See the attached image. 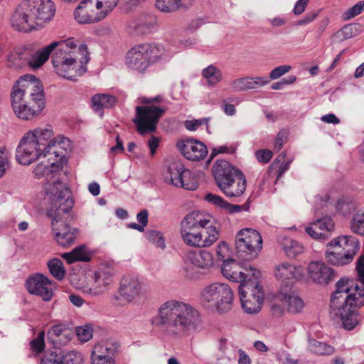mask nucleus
<instances>
[{"instance_id":"obj_4","label":"nucleus","mask_w":364,"mask_h":364,"mask_svg":"<svg viewBox=\"0 0 364 364\" xmlns=\"http://www.w3.org/2000/svg\"><path fill=\"white\" fill-rule=\"evenodd\" d=\"M49 208L48 215L51 218V227L58 244L63 247L72 245L77 237V229L70 223L73 220V200L70 192L64 185L58 183L47 189Z\"/></svg>"},{"instance_id":"obj_34","label":"nucleus","mask_w":364,"mask_h":364,"mask_svg":"<svg viewBox=\"0 0 364 364\" xmlns=\"http://www.w3.org/2000/svg\"><path fill=\"white\" fill-rule=\"evenodd\" d=\"M119 349V343L117 341L107 340L95 345L92 353L114 358Z\"/></svg>"},{"instance_id":"obj_50","label":"nucleus","mask_w":364,"mask_h":364,"mask_svg":"<svg viewBox=\"0 0 364 364\" xmlns=\"http://www.w3.org/2000/svg\"><path fill=\"white\" fill-rule=\"evenodd\" d=\"M291 69V67L288 65H284L278 66L275 68H274L269 73V80H277L281 76L284 75L289 71H290Z\"/></svg>"},{"instance_id":"obj_12","label":"nucleus","mask_w":364,"mask_h":364,"mask_svg":"<svg viewBox=\"0 0 364 364\" xmlns=\"http://www.w3.org/2000/svg\"><path fill=\"white\" fill-rule=\"evenodd\" d=\"M165 53L164 48L156 44H139L132 47L127 53V65L139 73H144L149 66L161 57Z\"/></svg>"},{"instance_id":"obj_61","label":"nucleus","mask_w":364,"mask_h":364,"mask_svg":"<svg viewBox=\"0 0 364 364\" xmlns=\"http://www.w3.org/2000/svg\"><path fill=\"white\" fill-rule=\"evenodd\" d=\"M148 210L146 209H144L141 210L137 215H136V219L139 223L141 225H143V228H144L148 223Z\"/></svg>"},{"instance_id":"obj_55","label":"nucleus","mask_w":364,"mask_h":364,"mask_svg":"<svg viewBox=\"0 0 364 364\" xmlns=\"http://www.w3.org/2000/svg\"><path fill=\"white\" fill-rule=\"evenodd\" d=\"M209 118H202L199 119L187 120L185 122V127L190 131H195L203 124L207 125Z\"/></svg>"},{"instance_id":"obj_63","label":"nucleus","mask_w":364,"mask_h":364,"mask_svg":"<svg viewBox=\"0 0 364 364\" xmlns=\"http://www.w3.org/2000/svg\"><path fill=\"white\" fill-rule=\"evenodd\" d=\"M159 138L151 136V139L148 141V146L150 149V153L151 155H154L156 151V149L159 146Z\"/></svg>"},{"instance_id":"obj_35","label":"nucleus","mask_w":364,"mask_h":364,"mask_svg":"<svg viewBox=\"0 0 364 364\" xmlns=\"http://www.w3.org/2000/svg\"><path fill=\"white\" fill-rule=\"evenodd\" d=\"M205 200L215 207L225 210L229 213H235L242 210L241 205L231 204L218 195L208 193L205 196Z\"/></svg>"},{"instance_id":"obj_6","label":"nucleus","mask_w":364,"mask_h":364,"mask_svg":"<svg viewBox=\"0 0 364 364\" xmlns=\"http://www.w3.org/2000/svg\"><path fill=\"white\" fill-rule=\"evenodd\" d=\"M55 13L51 0H23L13 14L11 23L18 31L28 32L50 21Z\"/></svg>"},{"instance_id":"obj_24","label":"nucleus","mask_w":364,"mask_h":364,"mask_svg":"<svg viewBox=\"0 0 364 364\" xmlns=\"http://www.w3.org/2000/svg\"><path fill=\"white\" fill-rule=\"evenodd\" d=\"M276 298L291 314L299 313L304 307L302 299L289 286L282 287Z\"/></svg>"},{"instance_id":"obj_17","label":"nucleus","mask_w":364,"mask_h":364,"mask_svg":"<svg viewBox=\"0 0 364 364\" xmlns=\"http://www.w3.org/2000/svg\"><path fill=\"white\" fill-rule=\"evenodd\" d=\"M223 275L234 282L246 283L259 279V272L252 267H242L233 259H227L221 267Z\"/></svg>"},{"instance_id":"obj_23","label":"nucleus","mask_w":364,"mask_h":364,"mask_svg":"<svg viewBox=\"0 0 364 364\" xmlns=\"http://www.w3.org/2000/svg\"><path fill=\"white\" fill-rule=\"evenodd\" d=\"M176 146L183 156L190 161H200L208 154L206 146L201 141L193 139L180 141Z\"/></svg>"},{"instance_id":"obj_58","label":"nucleus","mask_w":364,"mask_h":364,"mask_svg":"<svg viewBox=\"0 0 364 364\" xmlns=\"http://www.w3.org/2000/svg\"><path fill=\"white\" fill-rule=\"evenodd\" d=\"M53 350L46 352L41 359V364H60Z\"/></svg>"},{"instance_id":"obj_25","label":"nucleus","mask_w":364,"mask_h":364,"mask_svg":"<svg viewBox=\"0 0 364 364\" xmlns=\"http://www.w3.org/2000/svg\"><path fill=\"white\" fill-rule=\"evenodd\" d=\"M308 274L313 282L318 284L326 285L333 278L332 268L321 261L310 262L308 266Z\"/></svg>"},{"instance_id":"obj_43","label":"nucleus","mask_w":364,"mask_h":364,"mask_svg":"<svg viewBox=\"0 0 364 364\" xmlns=\"http://www.w3.org/2000/svg\"><path fill=\"white\" fill-rule=\"evenodd\" d=\"M309 349L311 352L318 355L331 354L333 353V348L331 346L314 339L309 341Z\"/></svg>"},{"instance_id":"obj_31","label":"nucleus","mask_w":364,"mask_h":364,"mask_svg":"<svg viewBox=\"0 0 364 364\" xmlns=\"http://www.w3.org/2000/svg\"><path fill=\"white\" fill-rule=\"evenodd\" d=\"M56 358L60 364H82L83 361L82 355L80 353L75 350H65L60 348H54L53 349Z\"/></svg>"},{"instance_id":"obj_47","label":"nucleus","mask_w":364,"mask_h":364,"mask_svg":"<svg viewBox=\"0 0 364 364\" xmlns=\"http://www.w3.org/2000/svg\"><path fill=\"white\" fill-rule=\"evenodd\" d=\"M146 237L149 241L154 243L156 247L162 250L165 249V240L161 232L154 230H148Z\"/></svg>"},{"instance_id":"obj_1","label":"nucleus","mask_w":364,"mask_h":364,"mask_svg":"<svg viewBox=\"0 0 364 364\" xmlns=\"http://www.w3.org/2000/svg\"><path fill=\"white\" fill-rule=\"evenodd\" d=\"M77 42L73 38L54 41L30 58L27 57V64L33 69L40 68L56 49L52 57L56 73L63 77L75 80L76 77L86 73V64L90 60L87 46L80 44L77 46Z\"/></svg>"},{"instance_id":"obj_40","label":"nucleus","mask_w":364,"mask_h":364,"mask_svg":"<svg viewBox=\"0 0 364 364\" xmlns=\"http://www.w3.org/2000/svg\"><path fill=\"white\" fill-rule=\"evenodd\" d=\"M50 274L58 280H62L65 274L63 264L59 258H53L48 262Z\"/></svg>"},{"instance_id":"obj_30","label":"nucleus","mask_w":364,"mask_h":364,"mask_svg":"<svg viewBox=\"0 0 364 364\" xmlns=\"http://www.w3.org/2000/svg\"><path fill=\"white\" fill-rule=\"evenodd\" d=\"M277 242L289 257H295L305 250V247L301 243L286 236H278Z\"/></svg>"},{"instance_id":"obj_53","label":"nucleus","mask_w":364,"mask_h":364,"mask_svg":"<svg viewBox=\"0 0 364 364\" xmlns=\"http://www.w3.org/2000/svg\"><path fill=\"white\" fill-rule=\"evenodd\" d=\"M273 154L269 149H260L255 152V157L259 163L267 164L272 158Z\"/></svg>"},{"instance_id":"obj_5","label":"nucleus","mask_w":364,"mask_h":364,"mask_svg":"<svg viewBox=\"0 0 364 364\" xmlns=\"http://www.w3.org/2000/svg\"><path fill=\"white\" fill-rule=\"evenodd\" d=\"M12 109L23 120H31L45 108L44 91L39 80L26 75L14 85L11 92Z\"/></svg>"},{"instance_id":"obj_18","label":"nucleus","mask_w":364,"mask_h":364,"mask_svg":"<svg viewBox=\"0 0 364 364\" xmlns=\"http://www.w3.org/2000/svg\"><path fill=\"white\" fill-rule=\"evenodd\" d=\"M63 166H60V164H58L56 161H48V163L46 164L43 162L38 164L35 168L33 169V174L36 178H41L45 177L47 181V183L45 187L46 191V197L45 199L49 202L47 196V189L52 186H58V183H61L64 185L67 188H68L65 183H63L60 180V175L62 172Z\"/></svg>"},{"instance_id":"obj_20","label":"nucleus","mask_w":364,"mask_h":364,"mask_svg":"<svg viewBox=\"0 0 364 364\" xmlns=\"http://www.w3.org/2000/svg\"><path fill=\"white\" fill-rule=\"evenodd\" d=\"M146 292V286L136 277L126 275L122 278L119 293L127 302H131L136 298L144 296Z\"/></svg>"},{"instance_id":"obj_26","label":"nucleus","mask_w":364,"mask_h":364,"mask_svg":"<svg viewBox=\"0 0 364 364\" xmlns=\"http://www.w3.org/2000/svg\"><path fill=\"white\" fill-rule=\"evenodd\" d=\"M93 284L89 289L88 293L98 295L103 293L113 282V272L108 267L100 268L97 270L93 276Z\"/></svg>"},{"instance_id":"obj_8","label":"nucleus","mask_w":364,"mask_h":364,"mask_svg":"<svg viewBox=\"0 0 364 364\" xmlns=\"http://www.w3.org/2000/svg\"><path fill=\"white\" fill-rule=\"evenodd\" d=\"M212 173L217 187L228 198L234 200L242 196L247 188L243 172L225 160H216Z\"/></svg>"},{"instance_id":"obj_49","label":"nucleus","mask_w":364,"mask_h":364,"mask_svg":"<svg viewBox=\"0 0 364 364\" xmlns=\"http://www.w3.org/2000/svg\"><path fill=\"white\" fill-rule=\"evenodd\" d=\"M49 334L51 336H55L56 338L55 340H63L61 336H68V333H69V328L65 327L63 325H55L49 330Z\"/></svg>"},{"instance_id":"obj_64","label":"nucleus","mask_w":364,"mask_h":364,"mask_svg":"<svg viewBox=\"0 0 364 364\" xmlns=\"http://www.w3.org/2000/svg\"><path fill=\"white\" fill-rule=\"evenodd\" d=\"M69 300L74 306L77 307L82 306L84 303V299L77 294H70Z\"/></svg>"},{"instance_id":"obj_48","label":"nucleus","mask_w":364,"mask_h":364,"mask_svg":"<svg viewBox=\"0 0 364 364\" xmlns=\"http://www.w3.org/2000/svg\"><path fill=\"white\" fill-rule=\"evenodd\" d=\"M44 337V331H41L37 336L31 341V349L33 352L39 354L43 351L45 348Z\"/></svg>"},{"instance_id":"obj_56","label":"nucleus","mask_w":364,"mask_h":364,"mask_svg":"<svg viewBox=\"0 0 364 364\" xmlns=\"http://www.w3.org/2000/svg\"><path fill=\"white\" fill-rule=\"evenodd\" d=\"M92 364H115L114 358H108L105 355H100L92 353L91 354Z\"/></svg>"},{"instance_id":"obj_44","label":"nucleus","mask_w":364,"mask_h":364,"mask_svg":"<svg viewBox=\"0 0 364 364\" xmlns=\"http://www.w3.org/2000/svg\"><path fill=\"white\" fill-rule=\"evenodd\" d=\"M75 333L80 342L85 343L92 338L93 328L90 324L77 326L75 328Z\"/></svg>"},{"instance_id":"obj_27","label":"nucleus","mask_w":364,"mask_h":364,"mask_svg":"<svg viewBox=\"0 0 364 364\" xmlns=\"http://www.w3.org/2000/svg\"><path fill=\"white\" fill-rule=\"evenodd\" d=\"M303 274L302 269L287 262H282L275 267V276L277 279L282 282L291 284L294 281L299 279Z\"/></svg>"},{"instance_id":"obj_16","label":"nucleus","mask_w":364,"mask_h":364,"mask_svg":"<svg viewBox=\"0 0 364 364\" xmlns=\"http://www.w3.org/2000/svg\"><path fill=\"white\" fill-rule=\"evenodd\" d=\"M165 180L175 187L188 191H194L198 186L195 173L186 168L180 161L169 163L165 173Z\"/></svg>"},{"instance_id":"obj_15","label":"nucleus","mask_w":364,"mask_h":364,"mask_svg":"<svg viewBox=\"0 0 364 364\" xmlns=\"http://www.w3.org/2000/svg\"><path fill=\"white\" fill-rule=\"evenodd\" d=\"M239 294L242 307L246 313L254 314L260 311L264 293L258 279L240 284Z\"/></svg>"},{"instance_id":"obj_59","label":"nucleus","mask_w":364,"mask_h":364,"mask_svg":"<svg viewBox=\"0 0 364 364\" xmlns=\"http://www.w3.org/2000/svg\"><path fill=\"white\" fill-rule=\"evenodd\" d=\"M286 139V134L283 131L279 132L275 139L274 143V147L276 150L279 151L285 141Z\"/></svg>"},{"instance_id":"obj_14","label":"nucleus","mask_w":364,"mask_h":364,"mask_svg":"<svg viewBox=\"0 0 364 364\" xmlns=\"http://www.w3.org/2000/svg\"><path fill=\"white\" fill-rule=\"evenodd\" d=\"M237 255L245 260L255 258L262 249V238L256 230L245 228L240 230L235 238Z\"/></svg>"},{"instance_id":"obj_57","label":"nucleus","mask_w":364,"mask_h":364,"mask_svg":"<svg viewBox=\"0 0 364 364\" xmlns=\"http://www.w3.org/2000/svg\"><path fill=\"white\" fill-rule=\"evenodd\" d=\"M354 205L353 203H348L345 200H339L336 209L341 213L343 215L349 214L352 210H354Z\"/></svg>"},{"instance_id":"obj_28","label":"nucleus","mask_w":364,"mask_h":364,"mask_svg":"<svg viewBox=\"0 0 364 364\" xmlns=\"http://www.w3.org/2000/svg\"><path fill=\"white\" fill-rule=\"evenodd\" d=\"M325 257L326 260L333 265H345L353 260L341 246L333 243V240L328 243Z\"/></svg>"},{"instance_id":"obj_29","label":"nucleus","mask_w":364,"mask_h":364,"mask_svg":"<svg viewBox=\"0 0 364 364\" xmlns=\"http://www.w3.org/2000/svg\"><path fill=\"white\" fill-rule=\"evenodd\" d=\"M186 261L194 267L208 269L213 264V255L206 250L189 251L186 255Z\"/></svg>"},{"instance_id":"obj_10","label":"nucleus","mask_w":364,"mask_h":364,"mask_svg":"<svg viewBox=\"0 0 364 364\" xmlns=\"http://www.w3.org/2000/svg\"><path fill=\"white\" fill-rule=\"evenodd\" d=\"M233 300L232 289L224 283H213L204 287L200 292L201 304L219 314L230 311L232 308Z\"/></svg>"},{"instance_id":"obj_46","label":"nucleus","mask_w":364,"mask_h":364,"mask_svg":"<svg viewBox=\"0 0 364 364\" xmlns=\"http://www.w3.org/2000/svg\"><path fill=\"white\" fill-rule=\"evenodd\" d=\"M11 154L6 148L0 149V178L6 173L10 167Z\"/></svg>"},{"instance_id":"obj_19","label":"nucleus","mask_w":364,"mask_h":364,"mask_svg":"<svg viewBox=\"0 0 364 364\" xmlns=\"http://www.w3.org/2000/svg\"><path fill=\"white\" fill-rule=\"evenodd\" d=\"M44 157H48V161H56L62 166V161L65 157L68 151L70 150V141L65 137L60 136H53L46 140Z\"/></svg>"},{"instance_id":"obj_52","label":"nucleus","mask_w":364,"mask_h":364,"mask_svg":"<svg viewBox=\"0 0 364 364\" xmlns=\"http://www.w3.org/2000/svg\"><path fill=\"white\" fill-rule=\"evenodd\" d=\"M229 247L225 242H220L216 247V255L220 260H226V257L229 256Z\"/></svg>"},{"instance_id":"obj_39","label":"nucleus","mask_w":364,"mask_h":364,"mask_svg":"<svg viewBox=\"0 0 364 364\" xmlns=\"http://www.w3.org/2000/svg\"><path fill=\"white\" fill-rule=\"evenodd\" d=\"M358 33V26L355 24L350 23L344 26L342 28L338 31L334 35V41L337 42H342L343 41L350 39L355 37Z\"/></svg>"},{"instance_id":"obj_33","label":"nucleus","mask_w":364,"mask_h":364,"mask_svg":"<svg viewBox=\"0 0 364 364\" xmlns=\"http://www.w3.org/2000/svg\"><path fill=\"white\" fill-rule=\"evenodd\" d=\"M116 103V98L107 94L95 95L92 98V106L93 110L102 116V109L105 108H111Z\"/></svg>"},{"instance_id":"obj_51","label":"nucleus","mask_w":364,"mask_h":364,"mask_svg":"<svg viewBox=\"0 0 364 364\" xmlns=\"http://www.w3.org/2000/svg\"><path fill=\"white\" fill-rule=\"evenodd\" d=\"M364 11V1H359L345 13V18L350 19Z\"/></svg>"},{"instance_id":"obj_21","label":"nucleus","mask_w":364,"mask_h":364,"mask_svg":"<svg viewBox=\"0 0 364 364\" xmlns=\"http://www.w3.org/2000/svg\"><path fill=\"white\" fill-rule=\"evenodd\" d=\"M335 224L330 216H324L304 227V231L313 239L327 240L334 231Z\"/></svg>"},{"instance_id":"obj_9","label":"nucleus","mask_w":364,"mask_h":364,"mask_svg":"<svg viewBox=\"0 0 364 364\" xmlns=\"http://www.w3.org/2000/svg\"><path fill=\"white\" fill-rule=\"evenodd\" d=\"M53 136L50 125L39 127L24 134L16 148V159L22 165H29L44 156L46 140Z\"/></svg>"},{"instance_id":"obj_11","label":"nucleus","mask_w":364,"mask_h":364,"mask_svg":"<svg viewBox=\"0 0 364 364\" xmlns=\"http://www.w3.org/2000/svg\"><path fill=\"white\" fill-rule=\"evenodd\" d=\"M164 100L161 95L154 97H142L141 99L142 103L148 105L136 107V117L133 122L136 124L139 134H145L156 131V124L166 109L151 104L163 102Z\"/></svg>"},{"instance_id":"obj_3","label":"nucleus","mask_w":364,"mask_h":364,"mask_svg":"<svg viewBox=\"0 0 364 364\" xmlns=\"http://www.w3.org/2000/svg\"><path fill=\"white\" fill-rule=\"evenodd\" d=\"M150 323L161 328L166 335L176 337L198 330L202 324V318L199 311L189 303L169 299L159 306Z\"/></svg>"},{"instance_id":"obj_38","label":"nucleus","mask_w":364,"mask_h":364,"mask_svg":"<svg viewBox=\"0 0 364 364\" xmlns=\"http://www.w3.org/2000/svg\"><path fill=\"white\" fill-rule=\"evenodd\" d=\"M62 257L66 259L69 264L77 261L87 262L90 260V255L83 246L76 247L70 252L64 253Z\"/></svg>"},{"instance_id":"obj_62","label":"nucleus","mask_w":364,"mask_h":364,"mask_svg":"<svg viewBox=\"0 0 364 364\" xmlns=\"http://www.w3.org/2000/svg\"><path fill=\"white\" fill-rule=\"evenodd\" d=\"M321 121L327 124H337L340 122L339 119L334 114H327L321 117Z\"/></svg>"},{"instance_id":"obj_41","label":"nucleus","mask_w":364,"mask_h":364,"mask_svg":"<svg viewBox=\"0 0 364 364\" xmlns=\"http://www.w3.org/2000/svg\"><path fill=\"white\" fill-rule=\"evenodd\" d=\"M230 89L234 92H242L251 90L250 77H242L232 80L230 82Z\"/></svg>"},{"instance_id":"obj_22","label":"nucleus","mask_w":364,"mask_h":364,"mask_svg":"<svg viewBox=\"0 0 364 364\" xmlns=\"http://www.w3.org/2000/svg\"><path fill=\"white\" fill-rule=\"evenodd\" d=\"M28 291L33 295L41 296L44 301H50L53 294V284L43 274H36L26 281Z\"/></svg>"},{"instance_id":"obj_32","label":"nucleus","mask_w":364,"mask_h":364,"mask_svg":"<svg viewBox=\"0 0 364 364\" xmlns=\"http://www.w3.org/2000/svg\"><path fill=\"white\" fill-rule=\"evenodd\" d=\"M333 243L341 246L352 259L359 250L360 246L358 239L351 235L339 236L333 239Z\"/></svg>"},{"instance_id":"obj_60","label":"nucleus","mask_w":364,"mask_h":364,"mask_svg":"<svg viewBox=\"0 0 364 364\" xmlns=\"http://www.w3.org/2000/svg\"><path fill=\"white\" fill-rule=\"evenodd\" d=\"M309 1V0H299L294 6V13L296 15L302 14L308 5Z\"/></svg>"},{"instance_id":"obj_7","label":"nucleus","mask_w":364,"mask_h":364,"mask_svg":"<svg viewBox=\"0 0 364 364\" xmlns=\"http://www.w3.org/2000/svg\"><path fill=\"white\" fill-rule=\"evenodd\" d=\"M181 235L184 243L190 247L212 245L219 238V232L213 225L210 216L199 211L188 213L181 223Z\"/></svg>"},{"instance_id":"obj_36","label":"nucleus","mask_w":364,"mask_h":364,"mask_svg":"<svg viewBox=\"0 0 364 364\" xmlns=\"http://www.w3.org/2000/svg\"><path fill=\"white\" fill-rule=\"evenodd\" d=\"M194 0H156V7L164 12L176 11L181 6L191 5Z\"/></svg>"},{"instance_id":"obj_42","label":"nucleus","mask_w":364,"mask_h":364,"mask_svg":"<svg viewBox=\"0 0 364 364\" xmlns=\"http://www.w3.org/2000/svg\"><path fill=\"white\" fill-rule=\"evenodd\" d=\"M350 228L353 233L364 236V211L358 212L353 215Z\"/></svg>"},{"instance_id":"obj_54","label":"nucleus","mask_w":364,"mask_h":364,"mask_svg":"<svg viewBox=\"0 0 364 364\" xmlns=\"http://www.w3.org/2000/svg\"><path fill=\"white\" fill-rule=\"evenodd\" d=\"M270 80L268 77H250L251 90L257 89L268 85Z\"/></svg>"},{"instance_id":"obj_2","label":"nucleus","mask_w":364,"mask_h":364,"mask_svg":"<svg viewBox=\"0 0 364 364\" xmlns=\"http://www.w3.org/2000/svg\"><path fill=\"white\" fill-rule=\"evenodd\" d=\"M356 271L362 288L348 278L340 279L331 299V314L340 318L344 328L353 329L358 324L355 309L364 304V255L356 262Z\"/></svg>"},{"instance_id":"obj_13","label":"nucleus","mask_w":364,"mask_h":364,"mask_svg":"<svg viewBox=\"0 0 364 364\" xmlns=\"http://www.w3.org/2000/svg\"><path fill=\"white\" fill-rule=\"evenodd\" d=\"M119 0H82L74 11L80 24H90L104 19L117 6Z\"/></svg>"},{"instance_id":"obj_37","label":"nucleus","mask_w":364,"mask_h":364,"mask_svg":"<svg viewBox=\"0 0 364 364\" xmlns=\"http://www.w3.org/2000/svg\"><path fill=\"white\" fill-rule=\"evenodd\" d=\"M201 75L209 86H215L223 80L222 71L213 65H210L204 68Z\"/></svg>"},{"instance_id":"obj_45","label":"nucleus","mask_w":364,"mask_h":364,"mask_svg":"<svg viewBox=\"0 0 364 364\" xmlns=\"http://www.w3.org/2000/svg\"><path fill=\"white\" fill-rule=\"evenodd\" d=\"M10 65L15 68H21L27 65V56L25 53L14 52L9 57Z\"/></svg>"}]
</instances>
